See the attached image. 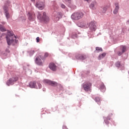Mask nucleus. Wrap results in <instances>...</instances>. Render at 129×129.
Here are the masks:
<instances>
[{
  "label": "nucleus",
  "mask_w": 129,
  "mask_h": 129,
  "mask_svg": "<svg viewBox=\"0 0 129 129\" xmlns=\"http://www.w3.org/2000/svg\"><path fill=\"white\" fill-rule=\"evenodd\" d=\"M106 56V53L105 52H104L101 54H100L98 56V59L101 60V59L104 58Z\"/></svg>",
  "instance_id": "a211bd4d"
},
{
  "label": "nucleus",
  "mask_w": 129,
  "mask_h": 129,
  "mask_svg": "<svg viewBox=\"0 0 129 129\" xmlns=\"http://www.w3.org/2000/svg\"><path fill=\"white\" fill-rule=\"evenodd\" d=\"M54 17L55 21H59L62 18V13L61 12H54Z\"/></svg>",
  "instance_id": "ddd939ff"
},
{
  "label": "nucleus",
  "mask_w": 129,
  "mask_h": 129,
  "mask_svg": "<svg viewBox=\"0 0 129 129\" xmlns=\"http://www.w3.org/2000/svg\"><path fill=\"white\" fill-rule=\"evenodd\" d=\"M108 120H110V117H107V118H105L104 122L106 123V124H108V123H109Z\"/></svg>",
  "instance_id": "412c9836"
},
{
  "label": "nucleus",
  "mask_w": 129,
  "mask_h": 129,
  "mask_svg": "<svg viewBox=\"0 0 129 129\" xmlns=\"http://www.w3.org/2000/svg\"><path fill=\"white\" fill-rule=\"evenodd\" d=\"M30 53L32 54V55H33V54H34V53H35V51L34 50H31Z\"/></svg>",
  "instance_id": "2f4dec72"
},
{
  "label": "nucleus",
  "mask_w": 129,
  "mask_h": 129,
  "mask_svg": "<svg viewBox=\"0 0 129 129\" xmlns=\"http://www.w3.org/2000/svg\"><path fill=\"white\" fill-rule=\"evenodd\" d=\"M127 24H129V20H128V21H127Z\"/></svg>",
  "instance_id": "c9c22d12"
},
{
  "label": "nucleus",
  "mask_w": 129,
  "mask_h": 129,
  "mask_svg": "<svg viewBox=\"0 0 129 129\" xmlns=\"http://www.w3.org/2000/svg\"><path fill=\"white\" fill-rule=\"evenodd\" d=\"M78 60H85L87 58V55L85 54H79L76 56Z\"/></svg>",
  "instance_id": "4468645a"
},
{
  "label": "nucleus",
  "mask_w": 129,
  "mask_h": 129,
  "mask_svg": "<svg viewBox=\"0 0 129 129\" xmlns=\"http://www.w3.org/2000/svg\"><path fill=\"white\" fill-rule=\"evenodd\" d=\"M37 18L40 21H44V22H49V18L46 15V12H43L41 13L40 12L38 13Z\"/></svg>",
  "instance_id": "f03ea898"
},
{
  "label": "nucleus",
  "mask_w": 129,
  "mask_h": 129,
  "mask_svg": "<svg viewBox=\"0 0 129 129\" xmlns=\"http://www.w3.org/2000/svg\"><path fill=\"white\" fill-rule=\"evenodd\" d=\"M36 7L38 8L39 10H43V9L45 8V4L44 2H37L36 4Z\"/></svg>",
  "instance_id": "9d476101"
},
{
  "label": "nucleus",
  "mask_w": 129,
  "mask_h": 129,
  "mask_svg": "<svg viewBox=\"0 0 129 129\" xmlns=\"http://www.w3.org/2000/svg\"><path fill=\"white\" fill-rule=\"evenodd\" d=\"M19 78L18 77H15L12 78H10L7 82V85L8 86H10L11 85L14 84V82H16V81H18Z\"/></svg>",
  "instance_id": "1a4fd4ad"
},
{
  "label": "nucleus",
  "mask_w": 129,
  "mask_h": 129,
  "mask_svg": "<svg viewBox=\"0 0 129 129\" xmlns=\"http://www.w3.org/2000/svg\"><path fill=\"white\" fill-rule=\"evenodd\" d=\"M16 36L12 32L8 31V35L6 36L8 45H16L18 43V40H16Z\"/></svg>",
  "instance_id": "f257e3e1"
},
{
  "label": "nucleus",
  "mask_w": 129,
  "mask_h": 129,
  "mask_svg": "<svg viewBox=\"0 0 129 129\" xmlns=\"http://www.w3.org/2000/svg\"><path fill=\"white\" fill-rule=\"evenodd\" d=\"M84 16V13L82 12H78L75 13L71 16V18L73 20H75V21H77L78 20H80V19H82L83 16Z\"/></svg>",
  "instance_id": "7ed1b4c3"
},
{
  "label": "nucleus",
  "mask_w": 129,
  "mask_h": 129,
  "mask_svg": "<svg viewBox=\"0 0 129 129\" xmlns=\"http://www.w3.org/2000/svg\"><path fill=\"white\" fill-rule=\"evenodd\" d=\"M29 86L31 88H38L40 89V88H42V85L40 84V83L37 82L36 83V82H31L29 83Z\"/></svg>",
  "instance_id": "20e7f679"
},
{
  "label": "nucleus",
  "mask_w": 129,
  "mask_h": 129,
  "mask_svg": "<svg viewBox=\"0 0 129 129\" xmlns=\"http://www.w3.org/2000/svg\"><path fill=\"white\" fill-rule=\"evenodd\" d=\"M48 56H49V53H45V54H44V57H43V58H44V59L45 58H47V57H48Z\"/></svg>",
  "instance_id": "cd10ccee"
},
{
  "label": "nucleus",
  "mask_w": 129,
  "mask_h": 129,
  "mask_svg": "<svg viewBox=\"0 0 129 129\" xmlns=\"http://www.w3.org/2000/svg\"><path fill=\"white\" fill-rule=\"evenodd\" d=\"M115 66H116V67H119V66H120V62L117 61V62H116Z\"/></svg>",
  "instance_id": "bb28decb"
},
{
  "label": "nucleus",
  "mask_w": 129,
  "mask_h": 129,
  "mask_svg": "<svg viewBox=\"0 0 129 129\" xmlns=\"http://www.w3.org/2000/svg\"><path fill=\"white\" fill-rule=\"evenodd\" d=\"M121 49H122V53H124L125 51H126V47L125 46L121 45L120 46Z\"/></svg>",
  "instance_id": "aec40b11"
},
{
  "label": "nucleus",
  "mask_w": 129,
  "mask_h": 129,
  "mask_svg": "<svg viewBox=\"0 0 129 129\" xmlns=\"http://www.w3.org/2000/svg\"><path fill=\"white\" fill-rule=\"evenodd\" d=\"M123 53V52H122V51H119L117 52V54L118 56H121V55H122Z\"/></svg>",
  "instance_id": "a878e982"
},
{
  "label": "nucleus",
  "mask_w": 129,
  "mask_h": 129,
  "mask_svg": "<svg viewBox=\"0 0 129 129\" xmlns=\"http://www.w3.org/2000/svg\"><path fill=\"white\" fill-rule=\"evenodd\" d=\"M96 102H97L98 104H100V98L97 97L95 99Z\"/></svg>",
  "instance_id": "4be33fe9"
},
{
  "label": "nucleus",
  "mask_w": 129,
  "mask_h": 129,
  "mask_svg": "<svg viewBox=\"0 0 129 129\" xmlns=\"http://www.w3.org/2000/svg\"><path fill=\"white\" fill-rule=\"evenodd\" d=\"M67 1H71V0H66Z\"/></svg>",
  "instance_id": "4c0bfd02"
},
{
  "label": "nucleus",
  "mask_w": 129,
  "mask_h": 129,
  "mask_svg": "<svg viewBox=\"0 0 129 129\" xmlns=\"http://www.w3.org/2000/svg\"><path fill=\"white\" fill-rule=\"evenodd\" d=\"M101 89L103 90V91H105V86L104 84L101 85Z\"/></svg>",
  "instance_id": "393cba45"
},
{
  "label": "nucleus",
  "mask_w": 129,
  "mask_h": 129,
  "mask_svg": "<svg viewBox=\"0 0 129 129\" xmlns=\"http://www.w3.org/2000/svg\"><path fill=\"white\" fill-rule=\"evenodd\" d=\"M60 7H61V8H62V9H65V8H66V6L65 5H64L63 4H61Z\"/></svg>",
  "instance_id": "c756f323"
},
{
  "label": "nucleus",
  "mask_w": 129,
  "mask_h": 129,
  "mask_svg": "<svg viewBox=\"0 0 129 129\" xmlns=\"http://www.w3.org/2000/svg\"><path fill=\"white\" fill-rule=\"evenodd\" d=\"M90 9L92 10H96V8H97V3L93 2V3L91 4L90 5Z\"/></svg>",
  "instance_id": "f3484780"
},
{
  "label": "nucleus",
  "mask_w": 129,
  "mask_h": 129,
  "mask_svg": "<svg viewBox=\"0 0 129 129\" xmlns=\"http://www.w3.org/2000/svg\"><path fill=\"white\" fill-rule=\"evenodd\" d=\"M106 11H107V6H106L103 8V10H102V13L104 14V13L106 12Z\"/></svg>",
  "instance_id": "b1692460"
},
{
  "label": "nucleus",
  "mask_w": 129,
  "mask_h": 129,
  "mask_svg": "<svg viewBox=\"0 0 129 129\" xmlns=\"http://www.w3.org/2000/svg\"><path fill=\"white\" fill-rule=\"evenodd\" d=\"M95 53H99V52H102V48L100 47H96Z\"/></svg>",
  "instance_id": "6ab92c4d"
},
{
  "label": "nucleus",
  "mask_w": 129,
  "mask_h": 129,
  "mask_svg": "<svg viewBox=\"0 0 129 129\" xmlns=\"http://www.w3.org/2000/svg\"><path fill=\"white\" fill-rule=\"evenodd\" d=\"M85 2H90V0H84Z\"/></svg>",
  "instance_id": "72a5a7b5"
},
{
  "label": "nucleus",
  "mask_w": 129,
  "mask_h": 129,
  "mask_svg": "<svg viewBox=\"0 0 129 129\" xmlns=\"http://www.w3.org/2000/svg\"><path fill=\"white\" fill-rule=\"evenodd\" d=\"M31 2H35V0H31Z\"/></svg>",
  "instance_id": "e433bc0d"
},
{
  "label": "nucleus",
  "mask_w": 129,
  "mask_h": 129,
  "mask_svg": "<svg viewBox=\"0 0 129 129\" xmlns=\"http://www.w3.org/2000/svg\"><path fill=\"white\" fill-rule=\"evenodd\" d=\"M36 42H37V43H39V42H40V37H37L36 38Z\"/></svg>",
  "instance_id": "7c9ffc66"
},
{
  "label": "nucleus",
  "mask_w": 129,
  "mask_h": 129,
  "mask_svg": "<svg viewBox=\"0 0 129 129\" xmlns=\"http://www.w3.org/2000/svg\"><path fill=\"white\" fill-rule=\"evenodd\" d=\"M0 30L2 32H6V31H7L6 28H5L2 25H0Z\"/></svg>",
  "instance_id": "5701e85b"
},
{
  "label": "nucleus",
  "mask_w": 129,
  "mask_h": 129,
  "mask_svg": "<svg viewBox=\"0 0 129 129\" xmlns=\"http://www.w3.org/2000/svg\"><path fill=\"white\" fill-rule=\"evenodd\" d=\"M115 8L113 11V14L114 15H116L118 13V10H119V6L118 5V3H116L115 4Z\"/></svg>",
  "instance_id": "dca6fc26"
},
{
  "label": "nucleus",
  "mask_w": 129,
  "mask_h": 129,
  "mask_svg": "<svg viewBox=\"0 0 129 129\" xmlns=\"http://www.w3.org/2000/svg\"><path fill=\"white\" fill-rule=\"evenodd\" d=\"M49 68L51 70H52V71H56L57 69V66H56V64L52 62L49 64Z\"/></svg>",
  "instance_id": "2eb2a0df"
},
{
  "label": "nucleus",
  "mask_w": 129,
  "mask_h": 129,
  "mask_svg": "<svg viewBox=\"0 0 129 129\" xmlns=\"http://www.w3.org/2000/svg\"><path fill=\"white\" fill-rule=\"evenodd\" d=\"M92 84L91 83H87L83 85V87L85 91H89L90 90V87H91Z\"/></svg>",
  "instance_id": "f8f14e48"
},
{
  "label": "nucleus",
  "mask_w": 129,
  "mask_h": 129,
  "mask_svg": "<svg viewBox=\"0 0 129 129\" xmlns=\"http://www.w3.org/2000/svg\"><path fill=\"white\" fill-rule=\"evenodd\" d=\"M43 82L44 83H47V84H48V85H51V86H53V87L58 86V83L57 82L51 81L50 80H44Z\"/></svg>",
  "instance_id": "423d86ee"
},
{
  "label": "nucleus",
  "mask_w": 129,
  "mask_h": 129,
  "mask_svg": "<svg viewBox=\"0 0 129 129\" xmlns=\"http://www.w3.org/2000/svg\"><path fill=\"white\" fill-rule=\"evenodd\" d=\"M3 10L4 11L5 16L8 19H10V14L9 13V5H5L3 7Z\"/></svg>",
  "instance_id": "6e6552de"
},
{
  "label": "nucleus",
  "mask_w": 129,
  "mask_h": 129,
  "mask_svg": "<svg viewBox=\"0 0 129 129\" xmlns=\"http://www.w3.org/2000/svg\"><path fill=\"white\" fill-rule=\"evenodd\" d=\"M27 16L29 21H34L36 19V15L34 12H29Z\"/></svg>",
  "instance_id": "9b49d317"
},
{
  "label": "nucleus",
  "mask_w": 129,
  "mask_h": 129,
  "mask_svg": "<svg viewBox=\"0 0 129 129\" xmlns=\"http://www.w3.org/2000/svg\"><path fill=\"white\" fill-rule=\"evenodd\" d=\"M83 28H87V23H85L83 25H82Z\"/></svg>",
  "instance_id": "c85d7f7f"
},
{
  "label": "nucleus",
  "mask_w": 129,
  "mask_h": 129,
  "mask_svg": "<svg viewBox=\"0 0 129 129\" xmlns=\"http://www.w3.org/2000/svg\"><path fill=\"white\" fill-rule=\"evenodd\" d=\"M2 24H3V25H5V22H2Z\"/></svg>",
  "instance_id": "f704fd0d"
},
{
  "label": "nucleus",
  "mask_w": 129,
  "mask_h": 129,
  "mask_svg": "<svg viewBox=\"0 0 129 129\" xmlns=\"http://www.w3.org/2000/svg\"><path fill=\"white\" fill-rule=\"evenodd\" d=\"M109 116H112V113L109 114Z\"/></svg>",
  "instance_id": "473e14b6"
},
{
  "label": "nucleus",
  "mask_w": 129,
  "mask_h": 129,
  "mask_svg": "<svg viewBox=\"0 0 129 129\" xmlns=\"http://www.w3.org/2000/svg\"><path fill=\"white\" fill-rule=\"evenodd\" d=\"M42 60H44V57L42 55L37 56L35 60V62L37 65L39 66H43V61Z\"/></svg>",
  "instance_id": "39448f33"
},
{
  "label": "nucleus",
  "mask_w": 129,
  "mask_h": 129,
  "mask_svg": "<svg viewBox=\"0 0 129 129\" xmlns=\"http://www.w3.org/2000/svg\"><path fill=\"white\" fill-rule=\"evenodd\" d=\"M89 27L90 30L92 32H95L96 31L97 27H96V22L95 21H92L89 24Z\"/></svg>",
  "instance_id": "0eeeda50"
}]
</instances>
